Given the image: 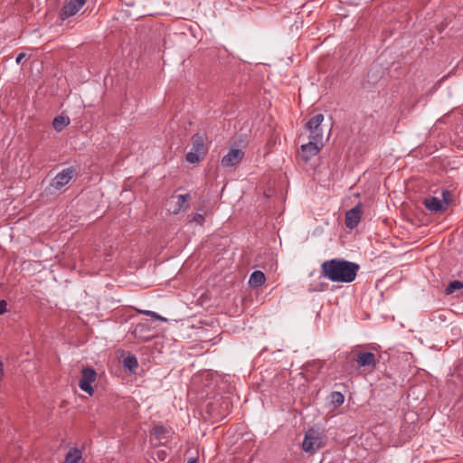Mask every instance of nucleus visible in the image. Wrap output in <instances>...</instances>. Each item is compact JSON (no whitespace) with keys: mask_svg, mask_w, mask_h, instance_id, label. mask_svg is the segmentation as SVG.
I'll return each mask as SVG.
<instances>
[{"mask_svg":"<svg viewBox=\"0 0 463 463\" xmlns=\"http://www.w3.org/2000/svg\"><path fill=\"white\" fill-rule=\"evenodd\" d=\"M359 269L357 263L342 259L326 260L321 265V270L325 278L332 282L341 283L353 282Z\"/></svg>","mask_w":463,"mask_h":463,"instance_id":"f257e3e1","label":"nucleus"},{"mask_svg":"<svg viewBox=\"0 0 463 463\" xmlns=\"http://www.w3.org/2000/svg\"><path fill=\"white\" fill-rule=\"evenodd\" d=\"M323 437L318 430L309 429L306 431L302 442V449L309 454H315L323 447Z\"/></svg>","mask_w":463,"mask_h":463,"instance_id":"f03ea898","label":"nucleus"},{"mask_svg":"<svg viewBox=\"0 0 463 463\" xmlns=\"http://www.w3.org/2000/svg\"><path fill=\"white\" fill-rule=\"evenodd\" d=\"M205 154L206 149L203 137L199 134L194 135L192 137V147L185 156L186 161L190 164H196L201 161Z\"/></svg>","mask_w":463,"mask_h":463,"instance_id":"7ed1b4c3","label":"nucleus"},{"mask_svg":"<svg viewBox=\"0 0 463 463\" xmlns=\"http://www.w3.org/2000/svg\"><path fill=\"white\" fill-rule=\"evenodd\" d=\"M324 121L323 114H317L312 117L306 124V128L309 131V140L323 145V129L321 124Z\"/></svg>","mask_w":463,"mask_h":463,"instance_id":"20e7f679","label":"nucleus"},{"mask_svg":"<svg viewBox=\"0 0 463 463\" xmlns=\"http://www.w3.org/2000/svg\"><path fill=\"white\" fill-rule=\"evenodd\" d=\"M189 194L170 196L166 202L167 211L174 215H177L182 211L187 210L189 208Z\"/></svg>","mask_w":463,"mask_h":463,"instance_id":"39448f33","label":"nucleus"},{"mask_svg":"<svg viewBox=\"0 0 463 463\" xmlns=\"http://www.w3.org/2000/svg\"><path fill=\"white\" fill-rule=\"evenodd\" d=\"M97 379V373L91 367H85L81 370V377L79 381V387L81 391L88 393L90 396L94 394L92 383Z\"/></svg>","mask_w":463,"mask_h":463,"instance_id":"423d86ee","label":"nucleus"},{"mask_svg":"<svg viewBox=\"0 0 463 463\" xmlns=\"http://www.w3.org/2000/svg\"><path fill=\"white\" fill-rule=\"evenodd\" d=\"M75 175V167L69 166L64 168L54 176V178L52 180L51 185L55 190H61L62 187L68 184Z\"/></svg>","mask_w":463,"mask_h":463,"instance_id":"0eeeda50","label":"nucleus"},{"mask_svg":"<svg viewBox=\"0 0 463 463\" xmlns=\"http://www.w3.org/2000/svg\"><path fill=\"white\" fill-rule=\"evenodd\" d=\"M87 0H69L60 12V18L65 20L75 15L86 4Z\"/></svg>","mask_w":463,"mask_h":463,"instance_id":"6e6552de","label":"nucleus"},{"mask_svg":"<svg viewBox=\"0 0 463 463\" xmlns=\"http://www.w3.org/2000/svg\"><path fill=\"white\" fill-rule=\"evenodd\" d=\"M244 157V152L240 148H231L222 158V165L223 167H232L238 165Z\"/></svg>","mask_w":463,"mask_h":463,"instance_id":"1a4fd4ad","label":"nucleus"},{"mask_svg":"<svg viewBox=\"0 0 463 463\" xmlns=\"http://www.w3.org/2000/svg\"><path fill=\"white\" fill-rule=\"evenodd\" d=\"M362 213L363 207L361 203L348 210L345 213V226L349 229L355 228L361 221Z\"/></svg>","mask_w":463,"mask_h":463,"instance_id":"9d476101","label":"nucleus"},{"mask_svg":"<svg viewBox=\"0 0 463 463\" xmlns=\"http://www.w3.org/2000/svg\"><path fill=\"white\" fill-rule=\"evenodd\" d=\"M323 145L317 144V142L309 140L308 143L301 146V157L305 161H308L313 156H317Z\"/></svg>","mask_w":463,"mask_h":463,"instance_id":"9b49d317","label":"nucleus"},{"mask_svg":"<svg viewBox=\"0 0 463 463\" xmlns=\"http://www.w3.org/2000/svg\"><path fill=\"white\" fill-rule=\"evenodd\" d=\"M355 360L359 366L364 368L373 369L376 364L375 355L372 352H359Z\"/></svg>","mask_w":463,"mask_h":463,"instance_id":"f8f14e48","label":"nucleus"},{"mask_svg":"<svg viewBox=\"0 0 463 463\" xmlns=\"http://www.w3.org/2000/svg\"><path fill=\"white\" fill-rule=\"evenodd\" d=\"M81 460V450L78 448H71L65 456L64 463H80Z\"/></svg>","mask_w":463,"mask_h":463,"instance_id":"ddd939ff","label":"nucleus"},{"mask_svg":"<svg viewBox=\"0 0 463 463\" xmlns=\"http://www.w3.org/2000/svg\"><path fill=\"white\" fill-rule=\"evenodd\" d=\"M265 280H266V278H265L264 273L260 270H255L251 273V275L250 277L249 284L251 287L258 288V287L263 285Z\"/></svg>","mask_w":463,"mask_h":463,"instance_id":"4468645a","label":"nucleus"},{"mask_svg":"<svg viewBox=\"0 0 463 463\" xmlns=\"http://www.w3.org/2000/svg\"><path fill=\"white\" fill-rule=\"evenodd\" d=\"M425 206L431 212H439L444 209L443 203L437 197H430L426 199Z\"/></svg>","mask_w":463,"mask_h":463,"instance_id":"2eb2a0df","label":"nucleus"},{"mask_svg":"<svg viewBox=\"0 0 463 463\" xmlns=\"http://www.w3.org/2000/svg\"><path fill=\"white\" fill-rule=\"evenodd\" d=\"M123 365L130 373H134L137 370V365H138L137 357L132 354L126 356L123 360Z\"/></svg>","mask_w":463,"mask_h":463,"instance_id":"dca6fc26","label":"nucleus"},{"mask_svg":"<svg viewBox=\"0 0 463 463\" xmlns=\"http://www.w3.org/2000/svg\"><path fill=\"white\" fill-rule=\"evenodd\" d=\"M70 123V120L69 118H65V117H62V116H58L56 118H54L53 119V122H52V126H53V128L56 130V131H61L68 124Z\"/></svg>","mask_w":463,"mask_h":463,"instance_id":"f3484780","label":"nucleus"},{"mask_svg":"<svg viewBox=\"0 0 463 463\" xmlns=\"http://www.w3.org/2000/svg\"><path fill=\"white\" fill-rule=\"evenodd\" d=\"M154 434L160 442L165 443L163 440H166L169 431L164 426L157 425L154 428Z\"/></svg>","mask_w":463,"mask_h":463,"instance_id":"a211bd4d","label":"nucleus"},{"mask_svg":"<svg viewBox=\"0 0 463 463\" xmlns=\"http://www.w3.org/2000/svg\"><path fill=\"white\" fill-rule=\"evenodd\" d=\"M463 288V283L459 280L451 281L446 288V293L448 295L452 294L455 290L460 289Z\"/></svg>","mask_w":463,"mask_h":463,"instance_id":"6ab92c4d","label":"nucleus"},{"mask_svg":"<svg viewBox=\"0 0 463 463\" xmlns=\"http://www.w3.org/2000/svg\"><path fill=\"white\" fill-rule=\"evenodd\" d=\"M190 222H195V223H197V224L202 226L204 223V222H205V213L203 212L196 213L193 216V218H192V220Z\"/></svg>","mask_w":463,"mask_h":463,"instance_id":"aec40b11","label":"nucleus"},{"mask_svg":"<svg viewBox=\"0 0 463 463\" xmlns=\"http://www.w3.org/2000/svg\"><path fill=\"white\" fill-rule=\"evenodd\" d=\"M141 314H144L146 316H148V317H153L154 319H156V320H160V321H166V318L165 317H163L162 316H160L159 314H157L156 312L155 311H150V310H140L139 311Z\"/></svg>","mask_w":463,"mask_h":463,"instance_id":"412c9836","label":"nucleus"},{"mask_svg":"<svg viewBox=\"0 0 463 463\" xmlns=\"http://www.w3.org/2000/svg\"><path fill=\"white\" fill-rule=\"evenodd\" d=\"M332 401L334 403L337 404V405H341L344 403V401H345V397L344 395L339 392H334L332 393Z\"/></svg>","mask_w":463,"mask_h":463,"instance_id":"4be33fe9","label":"nucleus"},{"mask_svg":"<svg viewBox=\"0 0 463 463\" xmlns=\"http://www.w3.org/2000/svg\"><path fill=\"white\" fill-rule=\"evenodd\" d=\"M156 459L160 460V461H164L166 458V452L165 450H157L156 451Z\"/></svg>","mask_w":463,"mask_h":463,"instance_id":"5701e85b","label":"nucleus"},{"mask_svg":"<svg viewBox=\"0 0 463 463\" xmlns=\"http://www.w3.org/2000/svg\"><path fill=\"white\" fill-rule=\"evenodd\" d=\"M7 303L5 300H0V315H3L6 311Z\"/></svg>","mask_w":463,"mask_h":463,"instance_id":"b1692460","label":"nucleus"},{"mask_svg":"<svg viewBox=\"0 0 463 463\" xmlns=\"http://www.w3.org/2000/svg\"><path fill=\"white\" fill-rule=\"evenodd\" d=\"M24 57H25V53H24V52L19 53L15 60L16 63H18V64L21 63Z\"/></svg>","mask_w":463,"mask_h":463,"instance_id":"393cba45","label":"nucleus"},{"mask_svg":"<svg viewBox=\"0 0 463 463\" xmlns=\"http://www.w3.org/2000/svg\"><path fill=\"white\" fill-rule=\"evenodd\" d=\"M187 463H197V460L195 458H190Z\"/></svg>","mask_w":463,"mask_h":463,"instance_id":"a878e982","label":"nucleus"},{"mask_svg":"<svg viewBox=\"0 0 463 463\" xmlns=\"http://www.w3.org/2000/svg\"><path fill=\"white\" fill-rule=\"evenodd\" d=\"M141 326V324H138L137 326H136V329H138V327Z\"/></svg>","mask_w":463,"mask_h":463,"instance_id":"bb28decb","label":"nucleus"},{"mask_svg":"<svg viewBox=\"0 0 463 463\" xmlns=\"http://www.w3.org/2000/svg\"><path fill=\"white\" fill-rule=\"evenodd\" d=\"M141 326V324H138L137 326H136V329H138V327Z\"/></svg>","mask_w":463,"mask_h":463,"instance_id":"cd10ccee","label":"nucleus"},{"mask_svg":"<svg viewBox=\"0 0 463 463\" xmlns=\"http://www.w3.org/2000/svg\"><path fill=\"white\" fill-rule=\"evenodd\" d=\"M141 326V324H138L137 326H136V329H138V327Z\"/></svg>","mask_w":463,"mask_h":463,"instance_id":"c85d7f7f","label":"nucleus"}]
</instances>
